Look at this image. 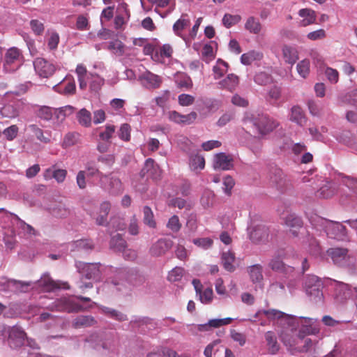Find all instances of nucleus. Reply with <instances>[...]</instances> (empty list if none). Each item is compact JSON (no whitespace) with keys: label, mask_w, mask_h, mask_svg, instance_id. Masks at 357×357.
<instances>
[{"label":"nucleus","mask_w":357,"mask_h":357,"mask_svg":"<svg viewBox=\"0 0 357 357\" xmlns=\"http://www.w3.org/2000/svg\"><path fill=\"white\" fill-rule=\"evenodd\" d=\"M91 299L84 296H65L54 301L50 305L51 310L77 312L85 309L78 301L89 302Z\"/></svg>","instance_id":"nucleus-3"},{"label":"nucleus","mask_w":357,"mask_h":357,"mask_svg":"<svg viewBox=\"0 0 357 357\" xmlns=\"http://www.w3.org/2000/svg\"><path fill=\"white\" fill-rule=\"evenodd\" d=\"M335 180L347 187L354 193L357 194V178L345 176L341 173H339L335 178Z\"/></svg>","instance_id":"nucleus-30"},{"label":"nucleus","mask_w":357,"mask_h":357,"mask_svg":"<svg viewBox=\"0 0 357 357\" xmlns=\"http://www.w3.org/2000/svg\"><path fill=\"white\" fill-rule=\"evenodd\" d=\"M228 65L226 62L221 59H218L216 64L213 68V75L215 79L221 77L227 72Z\"/></svg>","instance_id":"nucleus-44"},{"label":"nucleus","mask_w":357,"mask_h":357,"mask_svg":"<svg viewBox=\"0 0 357 357\" xmlns=\"http://www.w3.org/2000/svg\"><path fill=\"white\" fill-rule=\"evenodd\" d=\"M235 260L234 254L230 250L224 251L222 254V262L224 268L228 271L234 270V262Z\"/></svg>","instance_id":"nucleus-40"},{"label":"nucleus","mask_w":357,"mask_h":357,"mask_svg":"<svg viewBox=\"0 0 357 357\" xmlns=\"http://www.w3.org/2000/svg\"><path fill=\"white\" fill-rule=\"evenodd\" d=\"M167 227L173 232L178 231L181 227L178 217L177 215L171 217L167 223Z\"/></svg>","instance_id":"nucleus-63"},{"label":"nucleus","mask_w":357,"mask_h":357,"mask_svg":"<svg viewBox=\"0 0 357 357\" xmlns=\"http://www.w3.org/2000/svg\"><path fill=\"white\" fill-rule=\"evenodd\" d=\"M190 24V20L188 17L187 15H182L181 18H179L173 25V30L175 34L181 38L185 41L187 47H190V39L187 38V36H183L181 33V31L189 26Z\"/></svg>","instance_id":"nucleus-21"},{"label":"nucleus","mask_w":357,"mask_h":357,"mask_svg":"<svg viewBox=\"0 0 357 357\" xmlns=\"http://www.w3.org/2000/svg\"><path fill=\"white\" fill-rule=\"evenodd\" d=\"M319 222L329 238L338 241H344L347 238L346 227L342 224L322 218H319Z\"/></svg>","instance_id":"nucleus-5"},{"label":"nucleus","mask_w":357,"mask_h":357,"mask_svg":"<svg viewBox=\"0 0 357 357\" xmlns=\"http://www.w3.org/2000/svg\"><path fill=\"white\" fill-rule=\"evenodd\" d=\"M111 247L116 251L121 252L126 248V241L122 238L121 236L119 234L112 237L110 242Z\"/></svg>","instance_id":"nucleus-50"},{"label":"nucleus","mask_w":357,"mask_h":357,"mask_svg":"<svg viewBox=\"0 0 357 357\" xmlns=\"http://www.w3.org/2000/svg\"><path fill=\"white\" fill-rule=\"evenodd\" d=\"M12 223L18 229V234L25 238H29L35 234L33 228L22 220L17 215H13Z\"/></svg>","instance_id":"nucleus-24"},{"label":"nucleus","mask_w":357,"mask_h":357,"mask_svg":"<svg viewBox=\"0 0 357 357\" xmlns=\"http://www.w3.org/2000/svg\"><path fill=\"white\" fill-rule=\"evenodd\" d=\"M36 73L41 77H49L56 70V67L43 58H37L33 61Z\"/></svg>","instance_id":"nucleus-12"},{"label":"nucleus","mask_w":357,"mask_h":357,"mask_svg":"<svg viewBox=\"0 0 357 357\" xmlns=\"http://www.w3.org/2000/svg\"><path fill=\"white\" fill-rule=\"evenodd\" d=\"M288 117L290 121L300 127L304 126L307 122V117L303 110L298 105H294L291 108Z\"/></svg>","instance_id":"nucleus-23"},{"label":"nucleus","mask_w":357,"mask_h":357,"mask_svg":"<svg viewBox=\"0 0 357 357\" xmlns=\"http://www.w3.org/2000/svg\"><path fill=\"white\" fill-rule=\"evenodd\" d=\"M100 184L103 188L109 190L113 194L118 193L122 190V183L117 178H110L107 175L102 176L100 177Z\"/></svg>","instance_id":"nucleus-19"},{"label":"nucleus","mask_w":357,"mask_h":357,"mask_svg":"<svg viewBox=\"0 0 357 357\" xmlns=\"http://www.w3.org/2000/svg\"><path fill=\"white\" fill-rule=\"evenodd\" d=\"M77 119L82 126L88 128L90 127L91 125V114L85 108L81 109L77 112Z\"/></svg>","instance_id":"nucleus-39"},{"label":"nucleus","mask_w":357,"mask_h":357,"mask_svg":"<svg viewBox=\"0 0 357 357\" xmlns=\"http://www.w3.org/2000/svg\"><path fill=\"white\" fill-rule=\"evenodd\" d=\"M142 84L148 89H155L160 86L161 78L151 72H146L140 76Z\"/></svg>","instance_id":"nucleus-25"},{"label":"nucleus","mask_w":357,"mask_h":357,"mask_svg":"<svg viewBox=\"0 0 357 357\" xmlns=\"http://www.w3.org/2000/svg\"><path fill=\"white\" fill-rule=\"evenodd\" d=\"M192 243L195 245H197L204 250H207L212 246L213 240L210 238H195V239H193Z\"/></svg>","instance_id":"nucleus-64"},{"label":"nucleus","mask_w":357,"mask_h":357,"mask_svg":"<svg viewBox=\"0 0 357 357\" xmlns=\"http://www.w3.org/2000/svg\"><path fill=\"white\" fill-rule=\"evenodd\" d=\"M266 347L269 354L274 355L277 354L280 348L278 342L277 335L275 332L269 331L264 333Z\"/></svg>","instance_id":"nucleus-22"},{"label":"nucleus","mask_w":357,"mask_h":357,"mask_svg":"<svg viewBox=\"0 0 357 357\" xmlns=\"http://www.w3.org/2000/svg\"><path fill=\"white\" fill-rule=\"evenodd\" d=\"M298 15L301 18L299 22L300 26H307L313 24L316 22L317 15L315 11L310 8H303L298 11Z\"/></svg>","instance_id":"nucleus-26"},{"label":"nucleus","mask_w":357,"mask_h":357,"mask_svg":"<svg viewBox=\"0 0 357 357\" xmlns=\"http://www.w3.org/2000/svg\"><path fill=\"white\" fill-rule=\"evenodd\" d=\"M33 287H38L41 291H50L56 289H69V285L66 282L54 281L47 273H44L40 280L34 283Z\"/></svg>","instance_id":"nucleus-9"},{"label":"nucleus","mask_w":357,"mask_h":357,"mask_svg":"<svg viewBox=\"0 0 357 357\" xmlns=\"http://www.w3.org/2000/svg\"><path fill=\"white\" fill-rule=\"evenodd\" d=\"M197 295L199 297V301L203 304L210 303L213 298V292L211 288L207 287L201 290Z\"/></svg>","instance_id":"nucleus-51"},{"label":"nucleus","mask_w":357,"mask_h":357,"mask_svg":"<svg viewBox=\"0 0 357 357\" xmlns=\"http://www.w3.org/2000/svg\"><path fill=\"white\" fill-rule=\"evenodd\" d=\"M96 324V321L91 316H78L73 322V325L75 328H82L91 326Z\"/></svg>","instance_id":"nucleus-35"},{"label":"nucleus","mask_w":357,"mask_h":357,"mask_svg":"<svg viewBox=\"0 0 357 357\" xmlns=\"http://www.w3.org/2000/svg\"><path fill=\"white\" fill-rule=\"evenodd\" d=\"M184 269L181 267H175L169 271L168 280L170 282H177L181 280L183 276Z\"/></svg>","instance_id":"nucleus-56"},{"label":"nucleus","mask_w":357,"mask_h":357,"mask_svg":"<svg viewBox=\"0 0 357 357\" xmlns=\"http://www.w3.org/2000/svg\"><path fill=\"white\" fill-rule=\"evenodd\" d=\"M166 115L169 121L179 124H190L197 118V114L194 112L183 115L176 111H169Z\"/></svg>","instance_id":"nucleus-18"},{"label":"nucleus","mask_w":357,"mask_h":357,"mask_svg":"<svg viewBox=\"0 0 357 357\" xmlns=\"http://www.w3.org/2000/svg\"><path fill=\"white\" fill-rule=\"evenodd\" d=\"M308 252L310 255L318 257L321 255V249L317 240L313 236L307 237Z\"/></svg>","instance_id":"nucleus-43"},{"label":"nucleus","mask_w":357,"mask_h":357,"mask_svg":"<svg viewBox=\"0 0 357 357\" xmlns=\"http://www.w3.org/2000/svg\"><path fill=\"white\" fill-rule=\"evenodd\" d=\"M176 83L178 87L190 89L192 87V82L191 78L186 75H179L176 79Z\"/></svg>","instance_id":"nucleus-54"},{"label":"nucleus","mask_w":357,"mask_h":357,"mask_svg":"<svg viewBox=\"0 0 357 357\" xmlns=\"http://www.w3.org/2000/svg\"><path fill=\"white\" fill-rule=\"evenodd\" d=\"M248 235L250 239L254 243H261L268 241L269 236L268 229L262 225L253 227H248Z\"/></svg>","instance_id":"nucleus-11"},{"label":"nucleus","mask_w":357,"mask_h":357,"mask_svg":"<svg viewBox=\"0 0 357 357\" xmlns=\"http://www.w3.org/2000/svg\"><path fill=\"white\" fill-rule=\"evenodd\" d=\"M190 169L196 172L204 169L205 167V160L202 155L199 154L190 155Z\"/></svg>","instance_id":"nucleus-34"},{"label":"nucleus","mask_w":357,"mask_h":357,"mask_svg":"<svg viewBox=\"0 0 357 357\" xmlns=\"http://www.w3.org/2000/svg\"><path fill=\"white\" fill-rule=\"evenodd\" d=\"M327 254L331 257L333 263L339 266H348L354 261V258L348 255V250L344 248H330L327 250Z\"/></svg>","instance_id":"nucleus-8"},{"label":"nucleus","mask_w":357,"mask_h":357,"mask_svg":"<svg viewBox=\"0 0 357 357\" xmlns=\"http://www.w3.org/2000/svg\"><path fill=\"white\" fill-rule=\"evenodd\" d=\"M271 80V75L266 72H259L255 76V82L259 85H266Z\"/></svg>","instance_id":"nucleus-60"},{"label":"nucleus","mask_w":357,"mask_h":357,"mask_svg":"<svg viewBox=\"0 0 357 357\" xmlns=\"http://www.w3.org/2000/svg\"><path fill=\"white\" fill-rule=\"evenodd\" d=\"M54 89L62 94L72 95L76 90L75 82L73 78L66 77L59 85L55 86Z\"/></svg>","instance_id":"nucleus-27"},{"label":"nucleus","mask_w":357,"mask_h":357,"mask_svg":"<svg viewBox=\"0 0 357 357\" xmlns=\"http://www.w3.org/2000/svg\"><path fill=\"white\" fill-rule=\"evenodd\" d=\"M75 107L71 105H66L57 109H54V116L58 122H63L66 117L70 116L75 112Z\"/></svg>","instance_id":"nucleus-32"},{"label":"nucleus","mask_w":357,"mask_h":357,"mask_svg":"<svg viewBox=\"0 0 357 357\" xmlns=\"http://www.w3.org/2000/svg\"><path fill=\"white\" fill-rule=\"evenodd\" d=\"M346 103H350L357 108V89L337 98V104L338 105H343Z\"/></svg>","instance_id":"nucleus-38"},{"label":"nucleus","mask_w":357,"mask_h":357,"mask_svg":"<svg viewBox=\"0 0 357 357\" xmlns=\"http://www.w3.org/2000/svg\"><path fill=\"white\" fill-rule=\"evenodd\" d=\"M8 342L10 347L17 348L25 344L26 333L20 327L15 326L8 328Z\"/></svg>","instance_id":"nucleus-10"},{"label":"nucleus","mask_w":357,"mask_h":357,"mask_svg":"<svg viewBox=\"0 0 357 357\" xmlns=\"http://www.w3.org/2000/svg\"><path fill=\"white\" fill-rule=\"evenodd\" d=\"M269 266L272 270L278 272L289 273L292 271L290 266L286 267L282 261L278 257H273L270 263Z\"/></svg>","instance_id":"nucleus-41"},{"label":"nucleus","mask_w":357,"mask_h":357,"mask_svg":"<svg viewBox=\"0 0 357 357\" xmlns=\"http://www.w3.org/2000/svg\"><path fill=\"white\" fill-rule=\"evenodd\" d=\"M47 47L51 50H54L57 48L59 43V35L57 32L53 30L47 31Z\"/></svg>","instance_id":"nucleus-47"},{"label":"nucleus","mask_w":357,"mask_h":357,"mask_svg":"<svg viewBox=\"0 0 357 357\" xmlns=\"http://www.w3.org/2000/svg\"><path fill=\"white\" fill-rule=\"evenodd\" d=\"M107 49L118 56H121L124 53V45L119 40H114L109 42Z\"/></svg>","instance_id":"nucleus-49"},{"label":"nucleus","mask_w":357,"mask_h":357,"mask_svg":"<svg viewBox=\"0 0 357 357\" xmlns=\"http://www.w3.org/2000/svg\"><path fill=\"white\" fill-rule=\"evenodd\" d=\"M76 267L82 277L89 280H98L100 275V263L76 262Z\"/></svg>","instance_id":"nucleus-7"},{"label":"nucleus","mask_w":357,"mask_h":357,"mask_svg":"<svg viewBox=\"0 0 357 357\" xmlns=\"http://www.w3.org/2000/svg\"><path fill=\"white\" fill-rule=\"evenodd\" d=\"M261 24L258 19L251 16L245 23V29L252 34H259L261 30Z\"/></svg>","instance_id":"nucleus-33"},{"label":"nucleus","mask_w":357,"mask_h":357,"mask_svg":"<svg viewBox=\"0 0 357 357\" xmlns=\"http://www.w3.org/2000/svg\"><path fill=\"white\" fill-rule=\"evenodd\" d=\"M130 126L128 123H123L118 131L119 137L123 141L128 142L130 139Z\"/></svg>","instance_id":"nucleus-55"},{"label":"nucleus","mask_w":357,"mask_h":357,"mask_svg":"<svg viewBox=\"0 0 357 357\" xmlns=\"http://www.w3.org/2000/svg\"><path fill=\"white\" fill-rule=\"evenodd\" d=\"M303 289L306 294L314 302H319L323 298L321 280L314 275H309L303 279Z\"/></svg>","instance_id":"nucleus-4"},{"label":"nucleus","mask_w":357,"mask_h":357,"mask_svg":"<svg viewBox=\"0 0 357 357\" xmlns=\"http://www.w3.org/2000/svg\"><path fill=\"white\" fill-rule=\"evenodd\" d=\"M249 273L253 282H259L262 280V268L260 265L256 264L250 266Z\"/></svg>","instance_id":"nucleus-48"},{"label":"nucleus","mask_w":357,"mask_h":357,"mask_svg":"<svg viewBox=\"0 0 357 357\" xmlns=\"http://www.w3.org/2000/svg\"><path fill=\"white\" fill-rule=\"evenodd\" d=\"M79 141V134L76 132H69L63 137L61 142V146L63 149H68L76 145Z\"/></svg>","instance_id":"nucleus-36"},{"label":"nucleus","mask_w":357,"mask_h":357,"mask_svg":"<svg viewBox=\"0 0 357 357\" xmlns=\"http://www.w3.org/2000/svg\"><path fill=\"white\" fill-rule=\"evenodd\" d=\"M282 57L284 61L291 66L298 59V52L296 47L285 45L282 47Z\"/></svg>","instance_id":"nucleus-28"},{"label":"nucleus","mask_w":357,"mask_h":357,"mask_svg":"<svg viewBox=\"0 0 357 357\" xmlns=\"http://www.w3.org/2000/svg\"><path fill=\"white\" fill-rule=\"evenodd\" d=\"M213 166L215 169L229 170L233 167L232 158L225 153H217L214 156Z\"/></svg>","instance_id":"nucleus-16"},{"label":"nucleus","mask_w":357,"mask_h":357,"mask_svg":"<svg viewBox=\"0 0 357 357\" xmlns=\"http://www.w3.org/2000/svg\"><path fill=\"white\" fill-rule=\"evenodd\" d=\"M173 242L170 239L160 238L154 243L150 248V254L153 257L165 255L172 247Z\"/></svg>","instance_id":"nucleus-14"},{"label":"nucleus","mask_w":357,"mask_h":357,"mask_svg":"<svg viewBox=\"0 0 357 357\" xmlns=\"http://www.w3.org/2000/svg\"><path fill=\"white\" fill-rule=\"evenodd\" d=\"M263 58L262 52L258 50H250L244 53L241 56V62L243 65H250L255 61H259Z\"/></svg>","instance_id":"nucleus-31"},{"label":"nucleus","mask_w":357,"mask_h":357,"mask_svg":"<svg viewBox=\"0 0 357 357\" xmlns=\"http://www.w3.org/2000/svg\"><path fill=\"white\" fill-rule=\"evenodd\" d=\"M263 312L267 318L278 319L280 324L287 326L279 334L286 347H295L305 336L319 333L317 319L292 316L275 309L264 310Z\"/></svg>","instance_id":"nucleus-1"},{"label":"nucleus","mask_w":357,"mask_h":357,"mask_svg":"<svg viewBox=\"0 0 357 357\" xmlns=\"http://www.w3.org/2000/svg\"><path fill=\"white\" fill-rule=\"evenodd\" d=\"M324 74L331 84H336L339 80V73L336 69L326 67L324 70Z\"/></svg>","instance_id":"nucleus-58"},{"label":"nucleus","mask_w":357,"mask_h":357,"mask_svg":"<svg viewBox=\"0 0 357 357\" xmlns=\"http://www.w3.org/2000/svg\"><path fill=\"white\" fill-rule=\"evenodd\" d=\"M310 61L305 59L299 61L296 66V70L298 75L303 78H306L310 73Z\"/></svg>","instance_id":"nucleus-46"},{"label":"nucleus","mask_w":357,"mask_h":357,"mask_svg":"<svg viewBox=\"0 0 357 357\" xmlns=\"http://www.w3.org/2000/svg\"><path fill=\"white\" fill-rule=\"evenodd\" d=\"M54 114V109L47 106H43L38 110V116L39 118L48 121L51 119Z\"/></svg>","instance_id":"nucleus-61"},{"label":"nucleus","mask_w":357,"mask_h":357,"mask_svg":"<svg viewBox=\"0 0 357 357\" xmlns=\"http://www.w3.org/2000/svg\"><path fill=\"white\" fill-rule=\"evenodd\" d=\"M241 17L238 15L225 14L222 18V24L226 28H230L238 23Z\"/></svg>","instance_id":"nucleus-53"},{"label":"nucleus","mask_w":357,"mask_h":357,"mask_svg":"<svg viewBox=\"0 0 357 357\" xmlns=\"http://www.w3.org/2000/svg\"><path fill=\"white\" fill-rule=\"evenodd\" d=\"M284 223L294 236H296L300 229H303V221L301 218L295 213L288 214L284 218Z\"/></svg>","instance_id":"nucleus-17"},{"label":"nucleus","mask_w":357,"mask_h":357,"mask_svg":"<svg viewBox=\"0 0 357 357\" xmlns=\"http://www.w3.org/2000/svg\"><path fill=\"white\" fill-rule=\"evenodd\" d=\"M238 84V77L234 74H229L225 79L218 83L219 89L233 91Z\"/></svg>","instance_id":"nucleus-29"},{"label":"nucleus","mask_w":357,"mask_h":357,"mask_svg":"<svg viewBox=\"0 0 357 357\" xmlns=\"http://www.w3.org/2000/svg\"><path fill=\"white\" fill-rule=\"evenodd\" d=\"M125 105V100L121 98H114L110 100L109 106L115 114H120Z\"/></svg>","instance_id":"nucleus-62"},{"label":"nucleus","mask_w":357,"mask_h":357,"mask_svg":"<svg viewBox=\"0 0 357 357\" xmlns=\"http://www.w3.org/2000/svg\"><path fill=\"white\" fill-rule=\"evenodd\" d=\"M23 62L22 52L17 47L9 48L5 54L3 61V70L6 73L16 70Z\"/></svg>","instance_id":"nucleus-6"},{"label":"nucleus","mask_w":357,"mask_h":357,"mask_svg":"<svg viewBox=\"0 0 357 357\" xmlns=\"http://www.w3.org/2000/svg\"><path fill=\"white\" fill-rule=\"evenodd\" d=\"M243 122L245 125L255 128L262 135L271 132L279 125L276 121L268 118L267 116L251 111L245 112Z\"/></svg>","instance_id":"nucleus-2"},{"label":"nucleus","mask_w":357,"mask_h":357,"mask_svg":"<svg viewBox=\"0 0 357 357\" xmlns=\"http://www.w3.org/2000/svg\"><path fill=\"white\" fill-rule=\"evenodd\" d=\"M144 222L150 227H155V222L153 219V213L149 206L144 207Z\"/></svg>","instance_id":"nucleus-59"},{"label":"nucleus","mask_w":357,"mask_h":357,"mask_svg":"<svg viewBox=\"0 0 357 357\" xmlns=\"http://www.w3.org/2000/svg\"><path fill=\"white\" fill-rule=\"evenodd\" d=\"M234 320L233 318L227 317L223 319H213L208 320L209 325L213 328H218L222 326L229 325Z\"/></svg>","instance_id":"nucleus-57"},{"label":"nucleus","mask_w":357,"mask_h":357,"mask_svg":"<svg viewBox=\"0 0 357 357\" xmlns=\"http://www.w3.org/2000/svg\"><path fill=\"white\" fill-rule=\"evenodd\" d=\"M312 345V342L310 339H303L302 342H300L295 347H287L291 351H296L299 352H305L307 351Z\"/></svg>","instance_id":"nucleus-52"},{"label":"nucleus","mask_w":357,"mask_h":357,"mask_svg":"<svg viewBox=\"0 0 357 357\" xmlns=\"http://www.w3.org/2000/svg\"><path fill=\"white\" fill-rule=\"evenodd\" d=\"M23 107V102L17 100L5 105L0 110L2 116L13 119L19 116Z\"/></svg>","instance_id":"nucleus-15"},{"label":"nucleus","mask_w":357,"mask_h":357,"mask_svg":"<svg viewBox=\"0 0 357 357\" xmlns=\"http://www.w3.org/2000/svg\"><path fill=\"white\" fill-rule=\"evenodd\" d=\"M271 183L278 190H283L287 185L286 176L280 170H277L274 176L271 178Z\"/></svg>","instance_id":"nucleus-37"},{"label":"nucleus","mask_w":357,"mask_h":357,"mask_svg":"<svg viewBox=\"0 0 357 357\" xmlns=\"http://www.w3.org/2000/svg\"><path fill=\"white\" fill-rule=\"evenodd\" d=\"M173 53L172 47L169 44H165L156 49L152 56V59L158 63L167 64Z\"/></svg>","instance_id":"nucleus-13"},{"label":"nucleus","mask_w":357,"mask_h":357,"mask_svg":"<svg viewBox=\"0 0 357 357\" xmlns=\"http://www.w3.org/2000/svg\"><path fill=\"white\" fill-rule=\"evenodd\" d=\"M335 183L328 182L327 184L324 185L319 190V195L325 199L332 197L335 192Z\"/></svg>","instance_id":"nucleus-45"},{"label":"nucleus","mask_w":357,"mask_h":357,"mask_svg":"<svg viewBox=\"0 0 357 357\" xmlns=\"http://www.w3.org/2000/svg\"><path fill=\"white\" fill-rule=\"evenodd\" d=\"M100 312L107 315L109 317L119 321H123L128 319L127 316L121 312L116 311L107 307H100Z\"/></svg>","instance_id":"nucleus-42"},{"label":"nucleus","mask_w":357,"mask_h":357,"mask_svg":"<svg viewBox=\"0 0 357 357\" xmlns=\"http://www.w3.org/2000/svg\"><path fill=\"white\" fill-rule=\"evenodd\" d=\"M333 285L335 298L337 302L341 303L351 296V291L349 284L334 280Z\"/></svg>","instance_id":"nucleus-20"}]
</instances>
